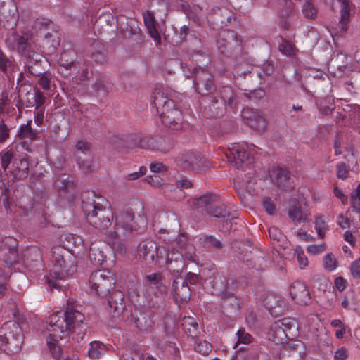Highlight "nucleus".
I'll use <instances>...</instances> for the list:
<instances>
[{"label":"nucleus","mask_w":360,"mask_h":360,"mask_svg":"<svg viewBox=\"0 0 360 360\" xmlns=\"http://www.w3.org/2000/svg\"><path fill=\"white\" fill-rule=\"evenodd\" d=\"M194 86L196 91L201 95H207L216 90L212 77L207 70L199 69L195 75Z\"/></svg>","instance_id":"nucleus-11"},{"label":"nucleus","mask_w":360,"mask_h":360,"mask_svg":"<svg viewBox=\"0 0 360 360\" xmlns=\"http://www.w3.org/2000/svg\"><path fill=\"white\" fill-rule=\"evenodd\" d=\"M76 160L79 169L84 173H90L93 171V162L91 158L86 157V158H83L79 153L76 155Z\"/></svg>","instance_id":"nucleus-41"},{"label":"nucleus","mask_w":360,"mask_h":360,"mask_svg":"<svg viewBox=\"0 0 360 360\" xmlns=\"http://www.w3.org/2000/svg\"><path fill=\"white\" fill-rule=\"evenodd\" d=\"M115 231L110 233L112 238H117L120 236H128L134 233H141L142 229L134 221V215L131 210L121 212L115 218Z\"/></svg>","instance_id":"nucleus-6"},{"label":"nucleus","mask_w":360,"mask_h":360,"mask_svg":"<svg viewBox=\"0 0 360 360\" xmlns=\"http://www.w3.org/2000/svg\"><path fill=\"white\" fill-rule=\"evenodd\" d=\"M89 258L95 265L98 266L102 265L105 260L103 253L101 251H98L97 254L92 248L90 249Z\"/></svg>","instance_id":"nucleus-50"},{"label":"nucleus","mask_w":360,"mask_h":360,"mask_svg":"<svg viewBox=\"0 0 360 360\" xmlns=\"http://www.w3.org/2000/svg\"><path fill=\"white\" fill-rule=\"evenodd\" d=\"M285 2V7L279 11L281 18L280 24L282 28L288 30L290 27V16L294 11V4L291 0H283Z\"/></svg>","instance_id":"nucleus-27"},{"label":"nucleus","mask_w":360,"mask_h":360,"mask_svg":"<svg viewBox=\"0 0 360 360\" xmlns=\"http://www.w3.org/2000/svg\"><path fill=\"white\" fill-rule=\"evenodd\" d=\"M27 73L34 75L41 76L44 72L40 70V65L38 63H34L33 65H27Z\"/></svg>","instance_id":"nucleus-59"},{"label":"nucleus","mask_w":360,"mask_h":360,"mask_svg":"<svg viewBox=\"0 0 360 360\" xmlns=\"http://www.w3.org/2000/svg\"><path fill=\"white\" fill-rule=\"evenodd\" d=\"M282 41L278 45L279 51L284 55L292 57L295 56L297 53V49L295 46L292 44L290 41L285 40L281 38Z\"/></svg>","instance_id":"nucleus-40"},{"label":"nucleus","mask_w":360,"mask_h":360,"mask_svg":"<svg viewBox=\"0 0 360 360\" xmlns=\"http://www.w3.org/2000/svg\"><path fill=\"white\" fill-rule=\"evenodd\" d=\"M18 255L15 248H8L6 255H4L3 260L8 266H12L18 262Z\"/></svg>","instance_id":"nucleus-46"},{"label":"nucleus","mask_w":360,"mask_h":360,"mask_svg":"<svg viewBox=\"0 0 360 360\" xmlns=\"http://www.w3.org/2000/svg\"><path fill=\"white\" fill-rule=\"evenodd\" d=\"M98 200L84 202L82 207L89 224L95 229L105 230L111 226L114 214L107 200L98 198Z\"/></svg>","instance_id":"nucleus-4"},{"label":"nucleus","mask_w":360,"mask_h":360,"mask_svg":"<svg viewBox=\"0 0 360 360\" xmlns=\"http://www.w3.org/2000/svg\"><path fill=\"white\" fill-rule=\"evenodd\" d=\"M271 176L275 184L278 187H282L290 179V173L285 169L277 167L271 171Z\"/></svg>","instance_id":"nucleus-33"},{"label":"nucleus","mask_w":360,"mask_h":360,"mask_svg":"<svg viewBox=\"0 0 360 360\" xmlns=\"http://www.w3.org/2000/svg\"><path fill=\"white\" fill-rule=\"evenodd\" d=\"M27 96H31V100L28 101V103L26 106H35V108H44L43 105L45 103L46 97L44 94L37 87L33 89V92H28Z\"/></svg>","instance_id":"nucleus-35"},{"label":"nucleus","mask_w":360,"mask_h":360,"mask_svg":"<svg viewBox=\"0 0 360 360\" xmlns=\"http://www.w3.org/2000/svg\"><path fill=\"white\" fill-rule=\"evenodd\" d=\"M0 202H2V204L7 212L11 211L12 199L11 198V191L9 189L0 188Z\"/></svg>","instance_id":"nucleus-44"},{"label":"nucleus","mask_w":360,"mask_h":360,"mask_svg":"<svg viewBox=\"0 0 360 360\" xmlns=\"http://www.w3.org/2000/svg\"><path fill=\"white\" fill-rule=\"evenodd\" d=\"M340 4V18L335 27L330 30L331 35L334 37L344 36L349 27L350 21L351 1L350 0H338Z\"/></svg>","instance_id":"nucleus-10"},{"label":"nucleus","mask_w":360,"mask_h":360,"mask_svg":"<svg viewBox=\"0 0 360 360\" xmlns=\"http://www.w3.org/2000/svg\"><path fill=\"white\" fill-rule=\"evenodd\" d=\"M105 349L98 341H93L89 344L88 350L89 356L92 359H97L104 353Z\"/></svg>","instance_id":"nucleus-37"},{"label":"nucleus","mask_w":360,"mask_h":360,"mask_svg":"<svg viewBox=\"0 0 360 360\" xmlns=\"http://www.w3.org/2000/svg\"><path fill=\"white\" fill-rule=\"evenodd\" d=\"M14 151L13 149H4L0 152V164L4 172H8L9 165L14 160Z\"/></svg>","instance_id":"nucleus-36"},{"label":"nucleus","mask_w":360,"mask_h":360,"mask_svg":"<svg viewBox=\"0 0 360 360\" xmlns=\"http://www.w3.org/2000/svg\"><path fill=\"white\" fill-rule=\"evenodd\" d=\"M176 164L183 169L200 173L209 167L208 161L200 154L192 150L180 153L176 158Z\"/></svg>","instance_id":"nucleus-7"},{"label":"nucleus","mask_w":360,"mask_h":360,"mask_svg":"<svg viewBox=\"0 0 360 360\" xmlns=\"http://www.w3.org/2000/svg\"><path fill=\"white\" fill-rule=\"evenodd\" d=\"M288 216L295 224L306 223L307 221L309 213L302 210L301 205L298 202L291 205L288 210Z\"/></svg>","instance_id":"nucleus-26"},{"label":"nucleus","mask_w":360,"mask_h":360,"mask_svg":"<svg viewBox=\"0 0 360 360\" xmlns=\"http://www.w3.org/2000/svg\"><path fill=\"white\" fill-rule=\"evenodd\" d=\"M245 95L249 99L257 102L265 96V92L264 90L259 89L247 93Z\"/></svg>","instance_id":"nucleus-57"},{"label":"nucleus","mask_w":360,"mask_h":360,"mask_svg":"<svg viewBox=\"0 0 360 360\" xmlns=\"http://www.w3.org/2000/svg\"><path fill=\"white\" fill-rule=\"evenodd\" d=\"M219 202V198L216 194L207 193L202 196L198 197L194 200V205L198 210L202 212H208L212 206Z\"/></svg>","instance_id":"nucleus-23"},{"label":"nucleus","mask_w":360,"mask_h":360,"mask_svg":"<svg viewBox=\"0 0 360 360\" xmlns=\"http://www.w3.org/2000/svg\"><path fill=\"white\" fill-rule=\"evenodd\" d=\"M77 152L75 153V155L77 154H80L82 156L84 155L86 157L91 158L92 151L91 149V145L83 141H79L76 144Z\"/></svg>","instance_id":"nucleus-47"},{"label":"nucleus","mask_w":360,"mask_h":360,"mask_svg":"<svg viewBox=\"0 0 360 360\" xmlns=\"http://www.w3.org/2000/svg\"><path fill=\"white\" fill-rule=\"evenodd\" d=\"M217 46L222 53H231L241 51L242 40L234 31L223 30L219 34Z\"/></svg>","instance_id":"nucleus-9"},{"label":"nucleus","mask_w":360,"mask_h":360,"mask_svg":"<svg viewBox=\"0 0 360 360\" xmlns=\"http://www.w3.org/2000/svg\"><path fill=\"white\" fill-rule=\"evenodd\" d=\"M49 332V335L47 337V345L49 347L50 353L53 358L56 360H59L62 354L61 348L57 345V342H58L62 338H58L56 336L53 335L54 333H57L55 330H52L51 328H48Z\"/></svg>","instance_id":"nucleus-30"},{"label":"nucleus","mask_w":360,"mask_h":360,"mask_svg":"<svg viewBox=\"0 0 360 360\" xmlns=\"http://www.w3.org/2000/svg\"><path fill=\"white\" fill-rule=\"evenodd\" d=\"M143 17L148 33L157 45L160 44L161 37L156 27V20L154 13L149 11H146L143 13Z\"/></svg>","instance_id":"nucleus-22"},{"label":"nucleus","mask_w":360,"mask_h":360,"mask_svg":"<svg viewBox=\"0 0 360 360\" xmlns=\"http://www.w3.org/2000/svg\"><path fill=\"white\" fill-rule=\"evenodd\" d=\"M134 319L136 326L143 331L150 329L154 324L150 315L147 312L135 313Z\"/></svg>","instance_id":"nucleus-32"},{"label":"nucleus","mask_w":360,"mask_h":360,"mask_svg":"<svg viewBox=\"0 0 360 360\" xmlns=\"http://www.w3.org/2000/svg\"><path fill=\"white\" fill-rule=\"evenodd\" d=\"M51 262L53 269L51 276L44 277L51 290L54 288L60 290L62 285L59 281L63 280L68 275L76 271L75 258L62 246H55L51 249Z\"/></svg>","instance_id":"nucleus-2"},{"label":"nucleus","mask_w":360,"mask_h":360,"mask_svg":"<svg viewBox=\"0 0 360 360\" xmlns=\"http://www.w3.org/2000/svg\"><path fill=\"white\" fill-rule=\"evenodd\" d=\"M238 343L248 344L251 342L252 336L246 333L244 328H240L237 332Z\"/></svg>","instance_id":"nucleus-55"},{"label":"nucleus","mask_w":360,"mask_h":360,"mask_svg":"<svg viewBox=\"0 0 360 360\" xmlns=\"http://www.w3.org/2000/svg\"><path fill=\"white\" fill-rule=\"evenodd\" d=\"M315 229L319 238H323L328 226L322 217H317L315 220Z\"/></svg>","instance_id":"nucleus-48"},{"label":"nucleus","mask_w":360,"mask_h":360,"mask_svg":"<svg viewBox=\"0 0 360 360\" xmlns=\"http://www.w3.org/2000/svg\"><path fill=\"white\" fill-rule=\"evenodd\" d=\"M147 171V168L144 166L139 167L138 172L130 173L127 175V179L129 181H134L138 179L141 176L144 175Z\"/></svg>","instance_id":"nucleus-61"},{"label":"nucleus","mask_w":360,"mask_h":360,"mask_svg":"<svg viewBox=\"0 0 360 360\" xmlns=\"http://www.w3.org/2000/svg\"><path fill=\"white\" fill-rule=\"evenodd\" d=\"M351 274L355 278H360V259L355 260L351 265Z\"/></svg>","instance_id":"nucleus-64"},{"label":"nucleus","mask_w":360,"mask_h":360,"mask_svg":"<svg viewBox=\"0 0 360 360\" xmlns=\"http://www.w3.org/2000/svg\"><path fill=\"white\" fill-rule=\"evenodd\" d=\"M44 108H35L34 110V121L37 125H41L44 122Z\"/></svg>","instance_id":"nucleus-63"},{"label":"nucleus","mask_w":360,"mask_h":360,"mask_svg":"<svg viewBox=\"0 0 360 360\" xmlns=\"http://www.w3.org/2000/svg\"><path fill=\"white\" fill-rule=\"evenodd\" d=\"M146 286L152 290L155 295L165 294L167 287L164 283V278L160 274L153 273L145 276Z\"/></svg>","instance_id":"nucleus-19"},{"label":"nucleus","mask_w":360,"mask_h":360,"mask_svg":"<svg viewBox=\"0 0 360 360\" xmlns=\"http://www.w3.org/2000/svg\"><path fill=\"white\" fill-rule=\"evenodd\" d=\"M16 180L25 179L29 174V162L25 158L21 159H15L13 165L8 170Z\"/></svg>","instance_id":"nucleus-21"},{"label":"nucleus","mask_w":360,"mask_h":360,"mask_svg":"<svg viewBox=\"0 0 360 360\" xmlns=\"http://www.w3.org/2000/svg\"><path fill=\"white\" fill-rule=\"evenodd\" d=\"M207 214L224 219L223 227L225 231L231 229V220L238 217L237 211L234 210L231 212L226 209L224 205H219L218 202H217L214 206H212L210 210H208Z\"/></svg>","instance_id":"nucleus-14"},{"label":"nucleus","mask_w":360,"mask_h":360,"mask_svg":"<svg viewBox=\"0 0 360 360\" xmlns=\"http://www.w3.org/2000/svg\"><path fill=\"white\" fill-rule=\"evenodd\" d=\"M349 174V166L344 162L337 165V176L341 179L347 178Z\"/></svg>","instance_id":"nucleus-51"},{"label":"nucleus","mask_w":360,"mask_h":360,"mask_svg":"<svg viewBox=\"0 0 360 360\" xmlns=\"http://www.w3.org/2000/svg\"><path fill=\"white\" fill-rule=\"evenodd\" d=\"M19 330V326L16 323L13 321L6 322L0 328V347L8 343L9 339L7 334L8 331L9 335L14 337L13 332L17 333Z\"/></svg>","instance_id":"nucleus-31"},{"label":"nucleus","mask_w":360,"mask_h":360,"mask_svg":"<svg viewBox=\"0 0 360 360\" xmlns=\"http://www.w3.org/2000/svg\"><path fill=\"white\" fill-rule=\"evenodd\" d=\"M89 285L101 297L106 296L115 287V280L110 271L98 270L90 275Z\"/></svg>","instance_id":"nucleus-8"},{"label":"nucleus","mask_w":360,"mask_h":360,"mask_svg":"<svg viewBox=\"0 0 360 360\" xmlns=\"http://www.w3.org/2000/svg\"><path fill=\"white\" fill-rule=\"evenodd\" d=\"M182 329L188 337L194 339L200 333L198 323L196 319L192 316H184L181 323Z\"/></svg>","instance_id":"nucleus-29"},{"label":"nucleus","mask_w":360,"mask_h":360,"mask_svg":"<svg viewBox=\"0 0 360 360\" xmlns=\"http://www.w3.org/2000/svg\"><path fill=\"white\" fill-rule=\"evenodd\" d=\"M224 299L222 306L226 310L231 308L234 311H237L239 309V303L238 299L233 295L231 293H226V295H223Z\"/></svg>","instance_id":"nucleus-39"},{"label":"nucleus","mask_w":360,"mask_h":360,"mask_svg":"<svg viewBox=\"0 0 360 360\" xmlns=\"http://www.w3.org/2000/svg\"><path fill=\"white\" fill-rule=\"evenodd\" d=\"M130 141L133 143L129 142L127 148L121 149L122 152L127 153L129 148L139 147L142 149L167 154L174 147V141L165 136H144L142 137L133 136Z\"/></svg>","instance_id":"nucleus-5"},{"label":"nucleus","mask_w":360,"mask_h":360,"mask_svg":"<svg viewBox=\"0 0 360 360\" xmlns=\"http://www.w3.org/2000/svg\"><path fill=\"white\" fill-rule=\"evenodd\" d=\"M278 321L283 324V330L287 335V339L292 338L293 331L297 329L295 321L290 319H283Z\"/></svg>","instance_id":"nucleus-42"},{"label":"nucleus","mask_w":360,"mask_h":360,"mask_svg":"<svg viewBox=\"0 0 360 360\" xmlns=\"http://www.w3.org/2000/svg\"><path fill=\"white\" fill-rule=\"evenodd\" d=\"M269 237L271 239L276 240V241H279L283 237L281 231L278 228L275 227V226H272V227L269 228Z\"/></svg>","instance_id":"nucleus-62"},{"label":"nucleus","mask_w":360,"mask_h":360,"mask_svg":"<svg viewBox=\"0 0 360 360\" xmlns=\"http://www.w3.org/2000/svg\"><path fill=\"white\" fill-rule=\"evenodd\" d=\"M282 323L278 320L273 323L268 333L269 338L276 344H283L287 340V335L283 330Z\"/></svg>","instance_id":"nucleus-24"},{"label":"nucleus","mask_w":360,"mask_h":360,"mask_svg":"<svg viewBox=\"0 0 360 360\" xmlns=\"http://www.w3.org/2000/svg\"><path fill=\"white\" fill-rule=\"evenodd\" d=\"M77 307V305L69 300L64 313L58 311L49 317V327L57 332L53 335L58 338H63L69 333L81 327L85 318Z\"/></svg>","instance_id":"nucleus-3"},{"label":"nucleus","mask_w":360,"mask_h":360,"mask_svg":"<svg viewBox=\"0 0 360 360\" xmlns=\"http://www.w3.org/2000/svg\"><path fill=\"white\" fill-rule=\"evenodd\" d=\"M324 267L330 271L337 267V260L332 254H327L323 259Z\"/></svg>","instance_id":"nucleus-53"},{"label":"nucleus","mask_w":360,"mask_h":360,"mask_svg":"<svg viewBox=\"0 0 360 360\" xmlns=\"http://www.w3.org/2000/svg\"><path fill=\"white\" fill-rule=\"evenodd\" d=\"M31 122L32 121H28L27 124L21 125L17 134L20 140L24 141L22 147L27 150H30V149L28 146H25L26 141H34L37 137V131L31 127Z\"/></svg>","instance_id":"nucleus-28"},{"label":"nucleus","mask_w":360,"mask_h":360,"mask_svg":"<svg viewBox=\"0 0 360 360\" xmlns=\"http://www.w3.org/2000/svg\"><path fill=\"white\" fill-rule=\"evenodd\" d=\"M302 13L307 18L312 19L316 16L317 11L311 0H304L302 6Z\"/></svg>","instance_id":"nucleus-45"},{"label":"nucleus","mask_w":360,"mask_h":360,"mask_svg":"<svg viewBox=\"0 0 360 360\" xmlns=\"http://www.w3.org/2000/svg\"><path fill=\"white\" fill-rule=\"evenodd\" d=\"M172 287L176 299L182 302H186L190 299L191 290L187 281H183L182 278L176 279L174 281Z\"/></svg>","instance_id":"nucleus-25"},{"label":"nucleus","mask_w":360,"mask_h":360,"mask_svg":"<svg viewBox=\"0 0 360 360\" xmlns=\"http://www.w3.org/2000/svg\"><path fill=\"white\" fill-rule=\"evenodd\" d=\"M193 184L187 179H181L175 182V184L167 186L165 193L170 198L174 200H181L184 198V189L190 188Z\"/></svg>","instance_id":"nucleus-17"},{"label":"nucleus","mask_w":360,"mask_h":360,"mask_svg":"<svg viewBox=\"0 0 360 360\" xmlns=\"http://www.w3.org/2000/svg\"><path fill=\"white\" fill-rule=\"evenodd\" d=\"M39 84L44 89L48 90L50 88L51 77L49 75L43 73L39 76Z\"/></svg>","instance_id":"nucleus-58"},{"label":"nucleus","mask_w":360,"mask_h":360,"mask_svg":"<svg viewBox=\"0 0 360 360\" xmlns=\"http://www.w3.org/2000/svg\"><path fill=\"white\" fill-rule=\"evenodd\" d=\"M348 356V350L345 347H342L340 348H338L335 351L334 355V360H345L347 359Z\"/></svg>","instance_id":"nucleus-60"},{"label":"nucleus","mask_w":360,"mask_h":360,"mask_svg":"<svg viewBox=\"0 0 360 360\" xmlns=\"http://www.w3.org/2000/svg\"><path fill=\"white\" fill-rule=\"evenodd\" d=\"M93 89L98 92L108 93L112 91L113 84L108 76L103 75L96 80Z\"/></svg>","instance_id":"nucleus-34"},{"label":"nucleus","mask_w":360,"mask_h":360,"mask_svg":"<svg viewBox=\"0 0 360 360\" xmlns=\"http://www.w3.org/2000/svg\"><path fill=\"white\" fill-rule=\"evenodd\" d=\"M152 104L155 107L157 112L169 108L174 107V102L168 98L165 92L160 89H155L151 96Z\"/></svg>","instance_id":"nucleus-20"},{"label":"nucleus","mask_w":360,"mask_h":360,"mask_svg":"<svg viewBox=\"0 0 360 360\" xmlns=\"http://www.w3.org/2000/svg\"><path fill=\"white\" fill-rule=\"evenodd\" d=\"M203 242L208 247L214 248L217 250H220L223 247L222 243L219 240H217L215 238L210 236H204Z\"/></svg>","instance_id":"nucleus-52"},{"label":"nucleus","mask_w":360,"mask_h":360,"mask_svg":"<svg viewBox=\"0 0 360 360\" xmlns=\"http://www.w3.org/2000/svg\"><path fill=\"white\" fill-rule=\"evenodd\" d=\"M108 295L109 311L119 315L124 311L125 306L122 292L113 288Z\"/></svg>","instance_id":"nucleus-18"},{"label":"nucleus","mask_w":360,"mask_h":360,"mask_svg":"<svg viewBox=\"0 0 360 360\" xmlns=\"http://www.w3.org/2000/svg\"><path fill=\"white\" fill-rule=\"evenodd\" d=\"M13 66L12 61L0 51V70L7 75Z\"/></svg>","instance_id":"nucleus-49"},{"label":"nucleus","mask_w":360,"mask_h":360,"mask_svg":"<svg viewBox=\"0 0 360 360\" xmlns=\"http://www.w3.org/2000/svg\"><path fill=\"white\" fill-rule=\"evenodd\" d=\"M162 123L165 127L172 129L178 130L181 127L182 115L179 108L176 107L169 108L159 113Z\"/></svg>","instance_id":"nucleus-13"},{"label":"nucleus","mask_w":360,"mask_h":360,"mask_svg":"<svg viewBox=\"0 0 360 360\" xmlns=\"http://www.w3.org/2000/svg\"><path fill=\"white\" fill-rule=\"evenodd\" d=\"M251 154L246 150L243 145L238 143H233L229 148V153H226V157L229 161L234 162L237 167H239L241 163L250 158Z\"/></svg>","instance_id":"nucleus-16"},{"label":"nucleus","mask_w":360,"mask_h":360,"mask_svg":"<svg viewBox=\"0 0 360 360\" xmlns=\"http://www.w3.org/2000/svg\"><path fill=\"white\" fill-rule=\"evenodd\" d=\"M10 136V129L5 124L4 120L0 121V143H4Z\"/></svg>","instance_id":"nucleus-54"},{"label":"nucleus","mask_w":360,"mask_h":360,"mask_svg":"<svg viewBox=\"0 0 360 360\" xmlns=\"http://www.w3.org/2000/svg\"><path fill=\"white\" fill-rule=\"evenodd\" d=\"M137 255L146 263L150 264L157 259H162L170 271L179 272L184 267V259L195 262L197 255L193 244L188 242L186 236L181 234L172 243L166 252L165 248H159L153 240L141 241L137 247Z\"/></svg>","instance_id":"nucleus-1"},{"label":"nucleus","mask_w":360,"mask_h":360,"mask_svg":"<svg viewBox=\"0 0 360 360\" xmlns=\"http://www.w3.org/2000/svg\"><path fill=\"white\" fill-rule=\"evenodd\" d=\"M214 284L213 285V288L216 290L217 293L221 295V296H224L226 295L227 292V284L228 281L224 276H217L214 277Z\"/></svg>","instance_id":"nucleus-43"},{"label":"nucleus","mask_w":360,"mask_h":360,"mask_svg":"<svg viewBox=\"0 0 360 360\" xmlns=\"http://www.w3.org/2000/svg\"><path fill=\"white\" fill-rule=\"evenodd\" d=\"M194 349L202 356H207L212 350V345L207 340L198 339L195 342Z\"/></svg>","instance_id":"nucleus-38"},{"label":"nucleus","mask_w":360,"mask_h":360,"mask_svg":"<svg viewBox=\"0 0 360 360\" xmlns=\"http://www.w3.org/2000/svg\"><path fill=\"white\" fill-rule=\"evenodd\" d=\"M243 119L247 124L257 131H263L266 127V121L263 113L257 109L244 108L242 111Z\"/></svg>","instance_id":"nucleus-12"},{"label":"nucleus","mask_w":360,"mask_h":360,"mask_svg":"<svg viewBox=\"0 0 360 360\" xmlns=\"http://www.w3.org/2000/svg\"><path fill=\"white\" fill-rule=\"evenodd\" d=\"M290 293L292 300L300 305H309L311 297L304 283L300 281L294 282L290 286Z\"/></svg>","instance_id":"nucleus-15"},{"label":"nucleus","mask_w":360,"mask_h":360,"mask_svg":"<svg viewBox=\"0 0 360 360\" xmlns=\"http://www.w3.org/2000/svg\"><path fill=\"white\" fill-rule=\"evenodd\" d=\"M295 254L297 255V259L300 268L303 269L307 266L308 265V260L300 247L296 248Z\"/></svg>","instance_id":"nucleus-56"}]
</instances>
